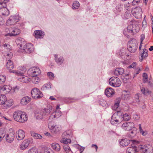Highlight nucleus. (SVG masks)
Wrapping results in <instances>:
<instances>
[{
  "label": "nucleus",
  "instance_id": "obj_24",
  "mask_svg": "<svg viewBox=\"0 0 153 153\" xmlns=\"http://www.w3.org/2000/svg\"><path fill=\"white\" fill-rule=\"evenodd\" d=\"M119 141L120 145L123 147L127 146L130 143V140L127 139H122Z\"/></svg>",
  "mask_w": 153,
  "mask_h": 153
},
{
  "label": "nucleus",
  "instance_id": "obj_5",
  "mask_svg": "<svg viewBox=\"0 0 153 153\" xmlns=\"http://www.w3.org/2000/svg\"><path fill=\"white\" fill-rule=\"evenodd\" d=\"M48 127L51 130L52 133L55 134L59 133L61 129L60 126L55 125L53 122H51L48 123Z\"/></svg>",
  "mask_w": 153,
  "mask_h": 153
},
{
  "label": "nucleus",
  "instance_id": "obj_1",
  "mask_svg": "<svg viewBox=\"0 0 153 153\" xmlns=\"http://www.w3.org/2000/svg\"><path fill=\"white\" fill-rule=\"evenodd\" d=\"M13 116L15 121L19 123H25L27 120V117L26 114L20 111H15Z\"/></svg>",
  "mask_w": 153,
  "mask_h": 153
},
{
  "label": "nucleus",
  "instance_id": "obj_9",
  "mask_svg": "<svg viewBox=\"0 0 153 153\" xmlns=\"http://www.w3.org/2000/svg\"><path fill=\"white\" fill-rule=\"evenodd\" d=\"M19 21L18 17L16 16H10L6 22V25L10 26L15 24Z\"/></svg>",
  "mask_w": 153,
  "mask_h": 153
},
{
  "label": "nucleus",
  "instance_id": "obj_17",
  "mask_svg": "<svg viewBox=\"0 0 153 153\" xmlns=\"http://www.w3.org/2000/svg\"><path fill=\"white\" fill-rule=\"evenodd\" d=\"M16 42L19 48L22 49L25 44H27L26 42L24 41V39L21 38H19L17 39Z\"/></svg>",
  "mask_w": 153,
  "mask_h": 153
},
{
  "label": "nucleus",
  "instance_id": "obj_47",
  "mask_svg": "<svg viewBox=\"0 0 153 153\" xmlns=\"http://www.w3.org/2000/svg\"><path fill=\"white\" fill-rule=\"evenodd\" d=\"M53 112L55 114V115L56 118H59L61 116L62 114L61 112L59 111H55Z\"/></svg>",
  "mask_w": 153,
  "mask_h": 153
},
{
  "label": "nucleus",
  "instance_id": "obj_35",
  "mask_svg": "<svg viewBox=\"0 0 153 153\" xmlns=\"http://www.w3.org/2000/svg\"><path fill=\"white\" fill-rule=\"evenodd\" d=\"M56 62L58 64L61 65L64 61V59L62 57L60 56L55 59Z\"/></svg>",
  "mask_w": 153,
  "mask_h": 153
},
{
  "label": "nucleus",
  "instance_id": "obj_29",
  "mask_svg": "<svg viewBox=\"0 0 153 153\" xmlns=\"http://www.w3.org/2000/svg\"><path fill=\"white\" fill-rule=\"evenodd\" d=\"M52 148L55 150L59 151L60 149V146L57 143H54L51 144Z\"/></svg>",
  "mask_w": 153,
  "mask_h": 153
},
{
  "label": "nucleus",
  "instance_id": "obj_31",
  "mask_svg": "<svg viewBox=\"0 0 153 153\" xmlns=\"http://www.w3.org/2000/svg\"><path fill=\"white\" fill-rule=\"evenodd\" d=\"M30 134L31 136L35 139H41L42 137L41 135L33 131L30 132Z\"/></svg>",
  "mask_w": 153,
  "mask_h": 153
},
{
  "label": "nucleus",
  "instance_id": "obj_56",
  "mask_svg": "<svg viewBox=\"0 0 153 153\" xmlns=\"http://www.w3.org/2000/svg\"><path fill=\"white\" fill-rule=\"evenodd\" d=\"M140 95V94L138 93L137 94L135 95V98L136 100V102L137 103H139L140 101L139 97Z\"/></svg>",
  "mask_w": 153,
  "mask_h": 153
},
{
  "label": "nucleus",
  "instance_id": "obj_38",
  "mask_svg": "<svg viewBox=\"0 0 153 153\" xmlns=\"http://www.w3.org/2000/svg\"><path fill=\"white\" fill-rule=\"evenodd\" d=\"M111 119V124L114 125H116L121 123V121H120L119 119Z\"/></svg>",
  "mask_w": 153,
  "mask_h": 153
},
{
  "label": "nucleus",
  "instance_id": "obj_27",
  "mask_svg": "<svg viewBox=\"0 0 153 153\" xmlns=\"http://www.w3.org/2000/svg\"><path fill=\"white\" fill-rule=\"evenodd\" d=\"M126 152L127 153H136L137 147L135 146H132L127 148Z\"/></svg>",
  "mask_w": 153,
  "mask_h": 153
},
{
  "label": "nucleus",
  "instance_id": "obj_63",
  "mask_svg": "<svg viewBox=\"0 0 153 153\" xmlns=\"http://www.w3.org/2000/svg\"><path fill=\"white\" fill-rule=\"evenodd\" d=\"M121 98H118L116 99L115 100V103H118L119 105V103L121 101Z\"/></svg>",
  "mask_w": 153,
  "mask_h": 153
},
{
  "label": "nucleus",
  "instance_id": "obj_26",
  "mask_svg": "<svg viewBox=\"0 0 153 153\" xmlns=\"http://www.w3.org/2000/svg\"><path fill=\"white\" fill-rule=\"evenodd\" d=\"M31 98L26 96L23 97L21 100V103L23 105H26L31 101Z\"/></svg>",
  "mask_w": 153,
  "mask_h": 153
},
{
  "label": "nucleus",
  "instance_id": "obj_58",
  "mask_svg": "<svg viewBox=\"0 0 153 153\" xmlns=\"http://www.w3.org/2000/svg\"><path fill=\"white\" fill-rule=\"evenodd\" d=\"M136 65V62H134L132 63V64L130 65L129 66L128 68H134V67Z\"/></svg>",
  "mask_w": 153,
  "mask_h": 153
},
{
  "label": "nucleus",
  "instance_id": "obj_64",
  "mask_svg": "<svg viewBox=\"0 0 153 153\" xmlns=\"http://www.w3.org/2000/svg\"><path fill=\"white\" fill-rule=\"evenodd\" d=\"M6 13L4 14V13H3L2 14L3 15H5L6 16H8V15H9V13H10L9 11L8 10V9H6Z\"/></svg>",
  "mask_w": 153,
  "mask_h": 153
},
{
  "label": "nucleus",
  "instance_id": "obj_12",
  "mask_svg": "<svg viewBox=\"0 0 153 153\" xmlns=\"http://www.w3.org/2000/svg\"><path fill=\"white\" fill-rule=\"evenodd\" d=\"M33 141L32 139L29 138L28 139L24 140L20 146V149L22 150H25L29 146V145L32 143Z\"/></svg>",
  "mask_w": 153,
  "mask_h": 153
},
{
  "label": "nucleus",
  "instance_id": "obj_21",
  "mask_svg": "<svg viewBox=\"0 0 153 153\" xmlns=\"http://www.w3.org/2000/svg\"><path fill=\"white\" fill-rule=\"evenodd\" d=\"M148 51L147 49L144 48L143 50V52L141 53V57L140 58V61L142 62L143 59L146 58L148 55Z\"/></svg>",
  "mask_w": 153,
  "mask_h": 153
},
{
  "label": "nucleus",
  "instance_id": "obj_43",
  "mask_svg": "<svg viewBox=\"0 0 153 153\" xmlns=\"http://www.w3.org/2000/svg\"><path fill=\"white\" fill-rule=\"evenodd\" d=\"M5 135L6 133L5 131L2 130H0V142L5 137Z\"/></svg>",
  "mask_w": 153,
  "mask_h": 153
},
{
  "label": "nucleus",
  "instance_id": "obj_3",
  "mask_svg": "<svg viewBox=\"0 0 153 153\" xmlns=\"http://www.w3.org/2000/svg\"><path fill=\"white\" fill-rule=\"evenodd\" d=\"M72 135L71 131L68 130L64 132L62 135V139L60 140L61 143L65 144H69L71 140L69 138Z\"/></svg>",
  "mask_w": 153,
  "mask_h": 153
},
{
  "label": "nucleus",
  "instance_id": "obj_11",
  "mask_svg": "<svg viewBox=\"0 0 153 153\" xmlns=\"http://www.w3.org/2000/svg\"><path fill=\"white\" fill-rule=\"evenodd\" d=\"M138 27L135 24H133L131 22L127 27V30L129 33H132L134 31L137 32L138 31V29H137Z\"/></svg>",
  "mask_w": 153,
  "mask_h": 153
},
{
  "label": "nucleus",
  "instance_id": "obj_41",
  "mask_svg": "<svg viewBox=\"0 0 153 153\" xmlns=\"http://www.w3.org/2000/svg\"><path fill=\"white\" fill-rule=\"evenodd\" d=\"M122 9V7L120 4H118L116 7L114 12L115 13L120 12Z\"/></svg>",
  "mask_w": 153,
  "mask_h": 153
},
{
  "label": "nucleus",
  "instance_id": "obj_6",
  "mask_svg": "<svg viewBox=\"0 0 153 153\" xmlns=\"http://www.w3.org/2000/svg\"><path fill=\"white\" fill-rule=\"evenodd\" d=\"M109 82L110 85L115 87H119L121 84V82L117 77H112L109 80Z\"/></svg>",
  "mask_w": 153,
  "mask_h": 153
},
{
  "label": "nucleus",
  "instance_id": "obj_55",
  "mask_svg": "<svg viewBox=\"0 0 153 153\" xmlns=\"http://www.w3.org/2000/svg\"><path fill=\"white\" fill-rule=\"evenodd\" d=\"M19 89V86H16L15 87H14L12 89V91L13 92H16L18 91Z\"/></svg>",
  "mask_w": 153,
  "mask_h": 153
},
{
  "label": "nucleus",
  "instance_id": "obj_51",
  "mask_svg": "<svg viewBox=\"0 0 153 153\" xmlns=\"http://www.w3.org/2000/svg\"><path fill=\"white\" fill-rule=\"evenodd\" d=\"M133 129V130L131 131L130 132L131 134L130 136L131 137H132L134 136L136 134V128L134 127Z\"/></svg>",
  "mask_w": 153,
  "mask_h": 153
},
{
  "label": "nucleus",
  "instance_id": "obj_61",
  "mask_svg": "<svg viewBox=\"0 0 153 153\" xmlns=\"http://www.w3.org/2000/svg\"><path fill=\"white\" fill-rule=\"evenodd\" d=\"M141 38L140 39V42L141 44H142L143 41L144 40L145 38V35L144 34H142L141 35Z\"/></svg>",
  "mask_w": 153,
  "mask_h": 153
},
{
  "label": "nucleus",
  "instance_id": "obj_36",
  "mask_svg": "<svg viewBox=\"0 0 153 153\" xmlns=\"http://www.w3.org/2000/svg\"><path fill=\"white\" fill-rule=\"evenodd\" d=\"M4 105H5L7 108L10 107L13 105V100L10 99L8 100H6Z\"/></svg>",
  "mask_w": 153,
  "mask_h": 153
},
{
  "label": "nucleus",
  "instance_id": "obj_59",
  "mask_svg": "<svg viewBox=\"0 0 153 153\" xmlns=\"http://www.w3.org/2000/svg\"><path fill=\"white\" fill-rule=\"evenodd\" d=\"M116 114H114L112 116L111 119H119L120 117H118L117 115L116 116Z\"/></svg>",
  "mask_w": 153,
  "mask_h": 153
},
{
  "label": "nucleus",
  "instance_id": "obj_4",
  "mask_svg": "<svg viewBox=\"0 0 153 153\" xmlns=\"http://www.w3.org/2000/svg\"><path fill=\"white\" fill-rule=\"evenodd\" d=\"M137 48V41L136 39H133L129 41L128 43L127 48L131 53H134Z\"/></svg>",
  "mask_w": 153,
  "mask_h": 153
},
{
  "label": "nucleus",
  "instance_id": "obj_8",
  "mask_svg": "<svg viewBox=\"0 0 153 153\" xmlns=\"http://www.w3.org/2000/svg\"><path fill=\"white\" fill-rule=\"evenodd\" d=\"M131 13L137 19L140 18L142 14V9L139 7H137L132 9Z\"/></svg>",
  "mask_w": 153,
  "mask_h": 153
},
{
  "label": "nucleus",
  "instance_id": "obj_37",
  "mask_svg": "<svg viewBox=\"0 0 153 153\" xmlns=\"http://www.w3.org/2000/svg\"><path fill=\"white\" fill-rule=\"evenodd\" d=\"M51 84L50 82L45 84L42 86L41 89L42 90H45L51 88Z\"/></svg>",
  "mask_w": 153,
  "mask_h": 153
},
{
  "label": "nucleus",
  "instance_id": "obj_62",
  "mask_svg": "<svg viewBox=\"0 0 153 153\" xmlns=\"http://www.w3.org/2000/svg\"><path fill=\"white\" fill-rule=\"evenodd\" d=\"M143 78H145V79H148V75L146 73H143Z\"/></svg>",
  "mask_w": 153,
  "mask_h": 153
},
{
  "label": "nucleus",
  "instance_id": "obj_2",
  "mask_svg": "<svg viewBox=\"0 0 153 153\" xmlns=\"http://www.w3.org/2000/svg\"><path fill=\"white\" fill-rule=\"evenodd\" d=\"M4 32L6 33L4 35L5 36L11 37L18 35L20 33L21 31L18 27H13L5 28Z\"/></svg>",
  "mask_w": 153,
  "mask_h": 153
},
{
  "label": "nucleus",
  "instance_id": "obj_14",
  "mask_svg": "<svg viewBox=\"0 0 153 153\" xmlns=\"http://www.w3.org/2000/svg\"><path fill=\"white\" fill-rule=\"evenodd\" d=\"M26 69L24 67H19L18 71L12 70V73L15 74L18 76L22 75L26 71Z\"/></svg>",
  "mask_w": 153,
  "mask_h": 153
},
{
  "label": "nucleus",
  "instance_id": "obj_28",
  "mask_svg": "<svg viewBox=\"0 0 153 153\" xmlns=\"http://www.w3.org/2000/svg\"><path fill=\"white\" fill-rule=\"evenodd\" d=\"M124 72V69L122 68H116L114 71V74L118 76L123 74Z\"/></svg>",
  "mask_w": 153,
  "mask_h": 153
},
{
  "label": "nucleus",
  "instance_id": "obj_13",
  "mask_svg": "<svg viewBox=\"0 0 153 153\" xmlns=\"http://www.w3.org/2000/svg\"><path fill=\"white\" fill-rule=\"evenodd\" d=\"M28 53H30L34 50V47L33 45L31 43H27L24 46L22 49Z\"/></svg>",
  "mask_w": 153,
  "mask_h": 153
},
{
  "label": "nucleus",
  "instance_id": "obj_57",
  "mask_svg": "<svg viewBox=\"0 0 153 153\" xmlns=\"http://www.w3.org/2000/svg\"><path fill=\"white\" fill-rule=\"evenodd\" d=\"M119 106V105L118 103H115L114 106L112 107V109L116 110L118 108Z\"/></svg>",
  "mask_w": 153,
  "mask_h": 153
},
{
  "label": "nucleus",
  "instance_id": "obj_23",
  "mask_svg": "<svg viewBox=\"0 0 153 153\" xmlns=\"http://www.w3.org/2000/svg\"><path fill=\"white\" fill-rule=\"evenodd\" d=\"M34 34L35 37L36 38H42L44 35V32L40 30L35 31Z\"/></svg>",
  "mask_w": 153,
  "mask_h": 153
},
{
  "label": "nucleus",
  "instance_id": "obj_19",
  "mask_svg": "<svg viewBox=\"0 0 153 153\" xmlns=\"http://www.w3.org/2000/svg\"><path fill=\"white\" fill-rule=\"evenodd\" d=\"M114 89L110 87L106 88L105 91V93L108 97H111L114 94Z\"/></svg>",
  "mask_w": 153,
  "mask_h": 153
},
{
  "label": "nucleus",
  "instance_id": "obj_20",
  "mask_svg": "<svg viewBox=\"0 0 153 153\" xmlns=\"http://www.w3.org/2000/svg\"><path fill=\"white\" fill-rule=\"evenodd\" d=\"M20 76L19 78V80L21 82L26 83L30 82L31 80L30 78L27 76H25L23 75Z\"/></svg>",
  "mask_w": 153,
  "mask_h": 153
},
{
  "label": "nucleus",
  "instance_id": "obj_45",
  "mask_svg": "<svg viewBox=\"0 0 153 153\" xmlns=\"http://www.w3.org/2000/svg\"><path fill=\"white\" fill-rule=\"evenodd\" d=\"M6 96L5 95H1L0 96V104H4L5 101Z\"/></svg>",
  "mask_w": 153,
  "mask_h": 153
},
{
  "label": "nucleus",
  "instance_id": "obj_42",
  "mask_svg": "<svg viewBox=\"0 0 153 153\" xmlns=\"http://www.w3.org/2000/svg\"><path fill=\"white\" fill-rule=\"evenodd\" d=\"M39 78L37 76L34 75L33 76L32 78V82L33 83L36 84L39 82Z\"/></svg>",
  "mask_w": 153,
  "mask_h": 153
},
{
  "label": "nucleus",
  "instance_id": "obj_50",
  "mask_svg": "<svg viewBox=\"0 0 153 153\" xmlns=\"http://www.w3.org/2000/svg\"><path fill=\"white\" fill-rule=\"evenodd\" d=\"M28 153H38L37 150L36 148H33L29 150Z\"/></svg>",
  "mask_w": 153,
  "mask_h": 153
},
{
  "label": "nucleus",
  "instance_id": "obj_22",
  "mask_svg": "<svg viewBox=\"0 0 153 153\" xmlns=\"http://www.w3.org/2000/svg\"><path fill=\"white\" fill-rule=\"evenodd\" d=\"M6 67L9 70L10 72L12 73L11 70L13 69L14 68V65L12 62L10 60H8L7 62Z\"/></svg>",
  "mask_w": 153,
  "mask_h": 153
},
{
  "label": "nucleus",
  "instance_id": "obj_54",
  "mask_svg": "<svg viewBox=\"0 0 153 153\" xmlns=\"http://www.w3.org/2000/svg\"><path fill=\"white\" fill-rule=\"evenodd\" d=\"M56 118L55 115V114L54 113H53V112L52 113V114H51V115L49 116L48 120H51L53 119L54 118Z\"/></svg>",
  "mask_w": 153,
  "mask_h": 153
},
{
  "label": "nucleus",
  "instance_id": "obj_53",
  "mask_svg": "<svg viewBox=\"0 0 153 153\" xmlns=\"http://www.w3.org/2000/svg\"><path fill=\"white\" fill-rule=\"evenodd\" d=\"M47 75L51 79H53L54 77V74L51 72H48Z\"/></svg>",
  "mask_w": 153,
  "mask_h": 153
},
{
  "label": "nucleus",
  "instance_id": "obj_25",
  "mask_svg": "<svg viewBox=\"0 0 153 153\" xmlns=\"http://www.w3.org/2000/svg\"><path fill=\"white\" fill-rule=\"evenodd\" d=\"M139 149L141 152L143 153H148L149 148L145 145H140L139 146Z\"/></svg>",
  "mask_w": 153,
  "mask_h": 153
},
{
  "label": "nucleus",
  "instance_id": "obj_32",
  "mask_svg": "<svg viewBox=\"0 0 153 153\" xmlns=\"http://www.w3.org/2000/svg\"><path fill=\"white\" fill-rule=\"evenodd\" d=\"M126 50L125 48H123L120 51L119 55L123 58H125L126 56H129L128 55L126 54Z\"/></svg>",
  "mask_w": 153,
  "mask_h": 153
},
{
  "label": "nucleus",
  "instance_id": "obj_48",
  "mask_svg": "<svg viewBox=\"0 0 153 153\" xmlns=\"http://www.w3.org/2000/svg\"><path fill=\"white\" fill-rule=\"evenodd\" d=\"M9 1V0H0V4L3 7H5L6 6V3Z\"/></svg>",
  "mask_w": 153,
  "mask_h": 153
},
{
  "label": "nucleus",
  "instance_id": "obj_30",
  "mask_svg": "<svg viewBox=\"0 0 153 153\" xmlns=\"http://www.w3.org/2000/svg\"><path fill=\"white\" fill-rule=\"evenodd\" d=\"M12 89L11 87L8 85H4L1 88V90L3 91H6L7 92H9Z\"/></svg>",
  "mask_w": 153,
  "mask_h": 153
},
{
  "label": "nucleus",
  "instance_id": "obj_7",
  "mask_svg": "<svg viewBox=\"0 0 153 153\" xmlns=\"http://www.w3.org/2000/svg\"><path fill=\"white\" fill-rule=\"evenodd\" d=\"M32 97L34 99H39L43 97L42 93L37 88H33L31 92Z\"/></svg>",
  "mask_w": 153,
  "mask_h": 153
},
{
  "label": "nucleus",
  "instance_id": "obj_44",
  "mask_svg": "<svg viewBox=\"0 0 153 153\" xmlns=\"http://www.w3.org/2000/svg\"><path fill=\"white\" fill-rule=\"evenodd\" d=\"M124 7L125 9L128 11L130 12V10L131 7V6L129 2L126 3L124 5Z\"/></svg>",
  "mask_w": 153,
  "mask_h": 153
},
{
  "label": "nucleus",
  "instance_id": "obj_40",
  "mask_svg": "<svg viewBox=\"0 0 153 153\" xmlns=\"http://www.w3.org/2000/svg\"><path fill=\"white\" fill-rule=\"evenodd\" d=\"M79 7V3L77 1L74 2L73 4L72 8L73 9H78Z\"/></svg>",
  "mask_w": 153,
  "mask_h": 153
},
{
  "label": "nucleus",
  "instance_id": "obj_49",
  "mask_svg": "<svg viewBox=\"0 0 153 153\" xmlns=\"http://www.w3.org/2000/svg\"><path fill=\"white\" fill-rule=\"evenodd\" d=\"M6 76L2 75H0V84H2L6 80Z\"/></svg>",
  "mask_w": 153,
  "mask_h": 153
},
{
  "label": "nucleus",
  "instance_id": "obj_34",
  "mask_svg": "<svg viewBox=\"0 0 153 153\" xmlns=\"http://www.w3.org/2000/svg\"><path fill=\"white\" fill-rule=\"evenodd\" d=\"M141 91L143 94L146 95H149L151 93V91H149L147 88H145L144 87L141 88Z\"/></svg>",
  "mask_w": 153,
  "mask_h": 153
},
{
  "label": "nucleus",
  "instance_id": "obj_33",
  "mask_svg": "<svg viewBox=\"0 0 153 153\" xmlns=\"http://www.w3.org/2000/svg\"><path fill=\"white\" fill-rule=\"evenodd\" d=\"M68 144H64L63 145V146L64 150L66 153H72V152Z\"/></svg>",
  "mask_w": 153,
  "mask_h": 153
},
{
  "label": "nucleus",
  "instance_id": "obj_60",
  "mask_svg": "<svg viewBox=\"0 0 153 153\" xmlns=\"http://www.w3.org/2000/svg\"><path fill=\"white\" fill-rule=\"evenodd\" d=\"M147 24V22L146 20H144L142 22V27L144 28Z\"/></svg>",
  "mask_w": 153,
  "mask_h": 153
},
{
  "label": "nucleus",
  "instance_id": "obj_16",
  "mask_svg": "<svg viewBox=\"0 0 153 153\" xmlns=\"http://www.w3.org/2000/svg\"><path fill=\"white\" fill-rule=\"evenodd\" d=\"M14 138V133L12 132L6 134L5 139L7 142L11 143L13 141Z\"/></svg>",
  "mask_w": 153,
  "mask_h": 153
},
{
  "label": "nucleus",
  "instance_id": "obj_15",
  "mask_svg": "<svg viewBox=\"0 0 153 153\" xmlns=\"http://www.w3.org/2000/svg\"><path fill=\"white\" fill-rule=\"evenodd\" d=\"M51 109L50 108H46L44 109L42 111V114H39L36 113L35 115L38 117V118H41L42 116L45 115H47L49 114L51 112Z\"/></svg>",
  "mask_w": 153,
  "mask_h": 153
},
{
  "label": "nucleus",
  "instance_id": "obj_10",
  "mask_svg": "<svg viewBox=\"0 0 153 153\" xmlns=\"http://www.w3.org/2000/svg\"><path fill=\"white\" fill-rule=\"evenodd\" d=\"M134 126L132 122H126L123 124L122 127L125 130L130 131L134 127Z\"/></svg>",
  "mask_w": 153,
  "mask_h": 153
},
{
  "label": "nucleus",
  "instance_id": "obj_46",
  "mask_svg": "<svg viewBox=\"0 0 153 153\" xmlns=\"http://www.w3.org/2000/svg\"><path fill=\"white\" fill-rule=\"evenodd\" d=\"M122 118H123V119L125 121H127L129 120L131 118L130 116L129 115L126 113H125L123 116L122 117Z\"/></svg>",
  "mask_w": 153,
  "mask_h": 153
},
{
  "label": "nucleus",
  "instance_id": "obj_39",
  "mask_svg": "<svg viewBox=\"0 0 153 153\" xmlns=\"http://www.w3.org/2000/svg\"><path fill=\"white\" fill-rule=\"evenodd\" d=\"M34 71L33 72V75L37 76L38 75L40 74L41 72L40 70L38 68H34Z\"/></svg>",
  "mask_w": 153,
  "mask_h": 153
},
{
  "label": "nucleus",
  "instance_id": "obj_52",
  "mask_svg": "<svg viewBox=\"0 0 153 153\" xmlns=\"http://www.w3.org/2000/svg\"><path fill=\"white\" fill-rule=\"evenodd\" d=\"M44 153H54L53 151L49 148H45Z\"/></svg>",
  "mask_w": 153,
  "mask_h": 153
},
{
  "label": "nucleus",
  "instance_id": "obj_18",
  "mask_svg": "<svg viewBox=\"0 0 153 153\" xmlns=\"http://www.w3.org/2000/svg\"><path fill=\"white\" fill-rule=\"evenodd\" d=\"M16 134L17 139L19 140L23 139L25 137V133L22 130H19Z\"/></svg>",
  "mask_w": 153,
  "mask_h": 153
}]
</instances>
